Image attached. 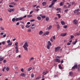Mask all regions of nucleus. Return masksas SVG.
I'll list each match as a JSON object with an SVG mask.
<instances>
[{
  "label": "nucleus",
  "mask_w": 80,
  "mask_h": 80,
  "mask_svg": "<svg viewBox=\"0 0 80 80\" xmlns=\"http://www.w3.org/2000/svg\"><path fill=\"white\" fill-rule=\"evenodd\" d=\"M60 49V47H58L57 48H55V52H58L59 51V50Z\"/></svg>",
  "instance_id": "f03ea898"
},
{
  "label": "nucleus",
  "mask_w": 80,
  "mask_h": 80,
  "mask_svg": "<svg viewBox=\"0 0 80 80\" xmlns=\"http://www.w3.org/2000/svg\"><path fill=\"white\" fill-rule=\"evenodd\" d=\"M50 40L52 42H53V38H51L50 39Z\"/></svg>",
  "instance_id": "c756f323"
},
{
  "label": "nucleus",
  "mask_w": 80,
  "mask_h": 80,
  "mask_svg": "<svg viewBox=\"0 0 80 80\" xmlns=\"http://www.w3.org/2000/svg\"><path fill=\"white\" fill-rule=\"evenodd\" d=\"M34 21H35V19H31V22H34Z\"/></svg>",
  "instance_id": "6e6d98bb"
},
{
  "label": "nucleus",
  "mask_w": 80,
  "mask_h": 80,
  "mask_svg": "<svg viewBox=\"0 0 80 80\" xmlns=\"http://www.w3.org/2000/svg\"><path fill=\"white\" fill-rule=\"evenodd\" d=\"M27 25H30V22H28L27 23Z\"/></svg>",
  "instance_id": "69168bd1"
},
{
  "label": "nucleus",
  "mask_w": 80,
  "mask_h": 80,
  "mask_svg": "<svg viewBox=\"0 0 80 80\" xmlns=\"http://www.w3.org/2000/svg\"><path fill=\"white\" fill-rule=\"evenodd\" d=\"M14 10H15V9L14 8L11 9V11H12V12H14Z\"/></svg>",
  "instance_id": "bf43d9fd"
},
{
  "label": "nucleus",
  "mask_w": 80,
  "mask_h": 80,
  "mask_svg": "<svg viewBox=\"0 0 80 80\" xmlns=\"http://www.w3.org/2000/svg\"><path fill=\"white\" fill-rule=\"evenodd\" d=\"M63 7L64 8H67V6L66 5H64L63 6Z\"/></svg>",
  "instance_id": "5fc2aeb1"
},
{
  "label": "nucleus",
  "mask_w": 80,
  "mask_h": 80,
  "mask_svg": "<svg viewBox=\"0 0 80 80\" xmlns=\"http://www.w3.org/2000/svg\"><path fill=\"white\" fill-rule=\"evenodd\" d=\"M10 4L11 5H17V3L14 2H11Z\"/></svg>",
  "instance_id": "f8f14e48"
},
{
  "label": "nucleus",
  "mask_w": 80,
  "mask_h": 80,
  "mask_svg": "<svg viewBox=\"0 0 80 80\" xmlns=\"http://www.w3.org/2000/svg\"><path fill=\"white\" fill-rule=\"evenodd\" d=\"M26 75V74L23 73L21 74V76H22V77H25Z\"/></svg>",
  "instance_id": "dca6fc26"
},
{
  "label": "nucleus",
  "mask_w": 80,
  "mask_h": 80,
  "mask_svg": "<svg viewBox=\"0 0 80 80\" xmlns=\"http://www.w3.org/2000/svg\"><path fill=\"white\" fill-rule=\"evenodd\" d=\"M63 28H64L66 29L67 28V26L64 25L63 26Z\"/></svg>",
  "instance_id": "473e14b6"
},
{
  "label": "nucleus",
  "mask_w": 80,
  "mask_h": 80,
  "mask_svg": "<svg viewBox=\"0 0 80 80\" xmlns=\"http://www.w3.org/2000/svg\"><path fill=\"white\" fill-rule=\"evenodd\" d=\"M52 26H50L48 28V30H50V29L52 28Z\"/></svg>",
  "instance_id": "ea45409f"
},
{
  "label": "nucleus",
  "mask_w": 80,
  "mask_h": 80,
  "mask_svg": "<svg viewBox=\"0 0 80 80\" xmlns=\"http://www.w3.org/2000/svg\"><path fill=\"white\" fill-rule=\"evenodd\" d=\"M57 0H53L52 1V3H55V2H57Z\"/></svg>",
  "instance_id": "f704fd0d"
},
{
  "label": "nucleus",
  "mask_w": 80,
  "mask_h": 80,
  "mask_svg": "<svg viewBox=\"0 0 80 80\" xmlns=\"http://www.w3.org/2000/svg\"><path fill=\"white\" fill-rule=\"evenodd\" d=\"M77 63H76L75 65L72 68V69H75V68L77 69Z\"/></svg>",
  "instance_id": "6e6552de"
},
{
  "label": "nucleus",
  "mask_w": 80,
  "mask_h": 80,
  "mask_svg": "<svg viewBox=\"0 0 80 80\" xmlns=\"http://www.w3.org/2000/svg\"><path fill=\"white\" fill-rule=\"evenodd\" d=\"M9 7L10 8H12V7H13L14 6L12 5H9Z\"/></svg>",
  "instance_id": "4c0bfd02"
},
{
  "label": "nucleus",
  "mask_w": 80,
  "mask_h": 80,
  "mask_svg": "<svg viewBox=\"0 0 80 80\" xmlns=\"http://www.w3.org/2000/svg\"><path fill=\"white\" fill-rule=\"evenodd\" d=\"M46 2H43L42 3V5H43V6H45V5H46Z\"/></svg>",
  "instance_id": "b1692460"
},
{
  "label": "nucleus",
  "mask_w": 80,
  "mask_h": 80,
  "mask_svg": "<svg viewBox=\"0 0 80 80\" xmlns=\"http://www.w3.org/2000/svg\"><path fill=\"white\" fill-rule=\"evenodd\" d=\"M32 31V30L31 29H28L27 30V32H30Z\"/></svg>",
  "instance_id": "c85d7f7f"
},
{
  "label": "nucleus",
  "mask_w": 80,
  "mask_h": 80,
  "mask_svg": "<svg viewBox=\"0 0 80 80\" xmlns=\"http://www.w3.org/2000/svg\"><path fill=\"white\" fill-rule=\"evenodd\" d=\"M46 21L48 22V20H49V18H48V17H46Z\"/></svg>",
  "instance_id": "bb28decb"
},
{
  "label": "nucleus",
  "mask_w": 80,
  "mask_h": 80,
  "mask_svg": "<svg viewBox=\"0 0 80 80\" xmlns=\"http://www.w3.org/2000/svg\"><path fill=\"white\" fill-rule=\"evenodd\" d=\"M28 47V42L27 41H26L24 42V45L23 46V48L25 50H27L28 48H27Z\"/></svg>",
  "instance_id": "f257e3e1"
},
{
  "label": "nucleus",
  "mask_w": 80,
  "mask_h": 80,
  "mask_svg": "<svg viewBox=\"0 0 80 80\" xmlns=\"http://www.w3.org/2000/svg\"><path fill=\"white\" fill-rule=\"evenodd\" d=\"M45 16H42V18H45Z\"/></svg>",
  "instance_id": "13d9d810"
},
{
  "label": "nucleus",
  "mask_w": 80,
  "mask_h": 80,
  "mask_svg": "<svg viewBox=\"0 0 80 80\" xmlns=\"http://www.w3.org/2000/svg\"><path fill=\"white\" fill-rule=\"evenodd\" d=\"M80 10V9H77L76 10H75L74 11V13H77L78 12H79V11Z\"/></svg>",
  "instance_id": "2eb2a0df"
},
{
  "label": "nucleus",
  "mask_w": 80,
  "mask_h": 80,
  "mask_svg": "<svg viewBox=\"0 0 80 80\" xmlns=\"http://www.w3.org/2000/svg\"><path fill=\"white\" fill-rule=\"evenodd\" d=\"M32 69V68L30 67L28 69V71H30Z\"/></svg>",
  "instance_id": "393cba45"
},
{
  "label": "nucleus",
  "mask_w": 80,
  "mask_h": 80,
  "mask_svg": "<svg viewBox=\"0 0 80 80\" xmlns=\"http://www.w3.org/2000/svg\"><path fill=\"white\" fill-rule=\"evenodd\" d=\"M21 27L22 29H24V26H23V25H22Z\"/></svg>",
  "instance_id": "09e8293b"
},
{
  "label": "nucleus",
  "mask_w": 80,
  "mask_h": 80,
  "mask_svg": "<svg viewBox=\"0 0 80 80\" xmlns=\"http://www.w3.org/2000/svg\"><path fill=\"white\" fill-rule=\"evenodd\" d=\"M26 17H27V15H25L22 18H19V21L22 20L23 18H26Z\"/></svg>",
  "instance_id": "7ed1b4c3"
},
{
  "label": "nucleus",
  "mask_w": 80,
  "mask_h": 80,
  "mask_svg": "<svg viewBox=\"0 0 80 80\" xmlns=\"http://www.w3.org/2000/svg\"><path fill=\"white\" fill-rule=\"evenodd\" d=\"M5 69H6V67H4L3 68H2V72H4V70Z\"/></svg>",
  "instance_id": "c9c22d12"
},
{
  "label": "nucleus",
  "mask_w": 80,
  "mask_h": 80,
  "mask_svg": "<svg viewBox=\"0 0 80 80\" xmlns=\"http://www.w3.org/2000/svg\"><path fill=\"white\" fill-rule=\"evenodd\" d=\"M46 35H48V34H49V32L48 31L46 33L43 35V36L46 35Z\"/></svg>",
  "instance_id": "412c9836"
},
{
  "label": "nucleus",
  "mask_w": 80,
  "mask_h": 80,
  "mask_svg": "<svg viewBox=\"0 0 80 80\" xmlns=\"http://www.w3.org/2000/svg\"><path fill=\"white\" fill-rule=\"evenodd\" d=\"M20 25V23L19 22H18L17 23L16 25H17V26L18 25Z\"/></svg>",
  "instance_id": "8fccbe9b"
},
{
  "label": "nucleus",
  "mask_w": 80,
  "mask_h": 80,
  "mask_svg": "<svg viewBox=\"0 0 80 80\" xmlns=\"http://www.w3.org/2000/svg\"><path fill=\"white\" fill-rule=\"evenodd\" d=\"M57 26H58V29H60V25H59L58 24V25H57Z\"/></svg>",
  "instance_id": "58836bf2"
},
{
  "label": "nucleus",
  "mask_w": 80,
  "mask_h": 80,
  "mask_svg": "<svg viewBox=\"0 0 80 80\" xmlns=\"http://www.w3.org/2000/svg\"><path fill=\"white\" fill-rule=\"evenodd\" d=\"M58 67H59L60 69H61V70H62V69H63V68H62V67L61 66V65H58Z\"/></svg>",
  "instance_id": "6ab92c4d"
},
{
  "label": "nucleus",
  "mask_w": 80,
  "mask_h": 80,
  "mask_svg": "<svg viewBox=\"0 0 80 80\" xmlns=\"http://www.w3.org/2000/svg\"><path fill=\"white\" fill-rule=\"evenodd\" d=\"M2 44H3V45H5V42L3 41L2 42Z\"/></svg>",
  "instance_id": "680f3d73"
},
{
  "label": "nucleus",
  "mask_w": 80,
  "mask_h": 80,
  "mask_svg": "<svg viewBox=\"0 0 80 80\" xmlns=\"http://www.w3.org/2000/svg\"><path fill=\"white\" fill-rule=\"evenodd\" d=\"M25 27L26 28H28L30 27V25H26Z\"/></svg>",
  "instance_id": "a878e982"
},
{
  "label": "nucleus",
  "mask_w": 80,
  "mask_h": 80,
  "mask_svg": "<svg viewBox=\"0 0 80 80\" xmlns=\"http://www.w3.org/2000/svg\"><path fill=\"white\" fill-rule=\"evenodd\" d=\"M69 73L70 75H72V74L73 73V72H69Z\"/></svg>",
  "instance_id": "e433bc0d"
},
{
  "label": "nucleus",
  "mask_w": 80,
  "mask_h": 80,
  "mask_svg": "<svg viewBox=\"0 0 80 80\" xmlns=\"http://www.w3.org/2000/svg\"><path fill=\"white\" fill-rule=\"evenodd\" d=\"M37 18L39 20H41V18L40 17H37Z\"/></svg>",
  "instance_id": "7c9ffc66"
},
{
  "label": "nucleus",
  "mask_w": 80,
  "mask_h": 80,
  "mask_svg": "<svg viewBox=\"0 0 80 80\" xmlns=\"http://www.w3.org/2000/svg\"><path fill=\"white\" fill-rule=\"evenodd\" d=\"M16 21H18L19 20V18H16Z\"/></svg>",
  "instance_id": "864d4df0"
},
{
  "label": "nucleus",
  "mask_w": 80,
  "mask_h": 80,
  "mask_svg": "<svg viewBox=\"0 0 80 80\" xmlns=\"http://www.w3.org/2000/svg\"><path fill=\"white\" fill-rule=\"evenodd\" d=\"M21 72H23V69L22 68V69H21Z\"/></svg>",
  "instance_id": "338daca9"
},
{
  "label": "nucleus",
  "mask_w": 80,
  "mask_h": 80,
  "mask_svg": "<svg viewBox=\"0 0 80 80\" xmlns=\"http://www.w3.org/2000/svg\"><path fill=\"white\" fill-rule=\"evenodd\" d=\"M54 3L55 2H52V4L48 6L49 8H50V7H52L53 6V5L54 4Z\"/></svg>",
  "instance_id": "ddd939ff"
},
{
  "label": "nucleus",
  "mask_w": 80,
  "mask_h": 80,
  "mask_svg": "<svg viewBox=\"0 0 80 80\" xmlns=\"http://www.w3.org/2000/svg\"><path fill=\"white\" fill-rule=\"evenodd\" d=\"M66 35H67V33H62L61 34V36H62V37H65Z\"/></svg>",
  "instance_id": "1a4fd4ad"
},
{
  "label": "nucleus",
  "mask_w": 80,
  "mask_h": 80,
  "mask_svg": "<svg viewBox=\"0 0 80 80\" xmlns=\"http://www.w3.org/2000/svg\"><path fill=\"white\" fill-rule=\"evenodd\" d=\"M76 69H77L78 72L80 71V65H79L77 66Z\"/></svg>",
  "instance_id": "20e7f679"
},
{
  "label": "nucleus",
  "mask_w": 80,
  "mask_h": 80,
  "mask_svg": "<svg viewBox=\"0 0 80 80\" xmlns=\"http://www.w3.org/2000/svg\"><path fill=\"white\" fill-rule=\"evenodd\" d=\"M48 73V71H44L43 72V75H46V73Z\"/></svg>",
  "instance_id": "f3484780"
},
{
  "label": "nucleus",
  "mask_w": 80,
  "mask_h": 80,
  "mask_svg": "<svg viewBox=\"0 0 80 80\" xmlns=\"http://www.w3.org/2000/svg\"><path fill=\"white\" fill-rule=\"evenodd\" d=\"M56 10L57 11H60V10H61V9H60V8H57V9H56Z\"/></svg>",
  "instance_id": "a19ab883"
},
{
  "label": "nucleus",
  "mask_w": 80,
  "mask_h": 80,
  "mask_svg": "<svg viewBox=\"0 0 80 80\" xmlns=\"http://www.w3.org/2000/svg\"><path fill=\"white\" fill-rule=\"evenodd\" d=\"M12 45V42H10L8 44V45L11 46Z\"/></svg>",
  "instance_id": "a18cd8bd"
},
{
  "label": "nucleus",
  "mask_w": 80,
  "mask_h": 80,
  "mask_svg": "<svg viewBox=\"0 0 80 80\" xmlns=\"http://www.w3.org/2000/svg\"><path fill=\"white\" fill-rule=\"evenodd\" d=\"M70 44H71L70 43V42H68V43H67V45H70Z\"/></svg>",
  "instance_id": "052dcab7"
},
{
  "label": "nucleus",
  "mask_w": 80,
  "mask_h": 80,
  "mask_svg": "<svg viewBox=\"0 0 80 80\" xmlns=\"http://www.w3.org/2000/svg\"><path fill=\"white\" fill-rule=\"evenodd\" d=\"M15 18H13L12 19V21L13 22H14L15 21Z\"/></svg>",
  "instance_id": "cd10ccee"
},
{
  "label": "nucleus",
  "mask_w": 80,
  "mask_h": 80,
  "mask_svg": "<svg viewBox=\"0 0 80 80\" xmlns=\"http://www.w3.org/2000/svg\"><path fill=\"white\" fill-rule=\"evenodd\" d=\"M9 68L8 67H7L6 68L7 71H8L9 70Z\"/></svg>",
  "instance_id": "49530a36"
},
{
  "label": "nucleus",
  "mask_w": 80,
  "mask_h": 80,
  "mask_svg": "<svg viewBox=\"0 0 80 80\" xmlns=\"http://www.w3.org/2000/svg\"><path fill=\"white\" fill-rule=\"evenodd\" d=\"M48 45H49L50 46H51L52 45V43L50 41H48Z\"/></svg>",
  "instance_id": "a211bd4d"
},
{
  "label": "nucleus",
  "mask_w": 80,
  "mask_h": 80,
  "mask_svg": "<svg viewBox=\"0 0 80 80\" xmlns=\"http://www.w3.org/2000/svg\"><path fill=\"white\" fill-rule=\"evenodd\" d=\"M8 12H12V9L10 8L8 9Z\"/></svg>",
  "instance_id": "2f4dec72"
},
{
  "label": "nucleus",
  "mask_w": 80,
  "mask_h": 80,
  "mask_svg": "<svg viewBox=\"0 0 80 80\" xmlns=\"http://www.w3.org/2000/svg\"><path fill=\"white\" fill-rule=\"evenodd\" d=\"M31 76L32 77H34V75L33 74V73H32L31 74Z\"/></svg>",
  "instance_id": "79ce46f5"
},
{
  "label": "nucleus",
  "mask_w": 80,
  "mask_h": 80,
  "mask_svg": "<svg viewBox=\"0 0 80 80\" xmlns=\"http://www.w3.org/2000/svg\"><path fill=\"white\" fill-rule=\"evenodd\" d=\"M15 48L16 49V53H18L19 51H18V47L16 46V47Z\"/></svg>",
  "instance_id": "9b49d317"
},
{
  "label": "nucleus",
  "mask_w": 80,
  "mask_h": 80,
  "mask_svg": "<svg viewBox=\"0 0 80 80\" xmlns=\"http://www.w3.org/2000/svg\"><path fill=\"white\" fill-rule=\"evenodd\" d=\"M61 23L62 25H65V22H64V21H61Z\"/></svg>",
  "instance_id": "4468645a"
},
{
  "label": "nucleus",
  "mask_w": 80,
  "mask_h": 80,
  "mask_svg": "<svg viewBox=\"0 0 80 80\" xmlns=\"http://www.w3.org/2000/svg\"><path fill=\"white\" fill-rule=\"evenodd\" d=\"M74 37V36L73 35H71V39H72V38H73Z\"/></svg>",
  "instance_id": "c03bdc74"
},
{
  "label": "nucleus",
  "mask_w": 80,
  "mask_h": 80,
  "mask_svg": "<svg viewBox=\"0 0 80 80\" xmlns=\"http://www.w3.org/2000/svg\"><path fill=\"white\" fill-rule=\"evenodd\" d=\"M27 17L28 18H30V17H32L33 16L32 15H28Z\"/></svg>",
  "instance_id": "5701e85b"
},
{
  "label": "nucleus",
  "mask_w": 80,
  "mask_h": 80,
  "mask_svg": "<svg viewBox=\"0 0 80 80\" xmlns=\"http://www.w3.org/2000/svg\"><path fill=\"white\" fill-rule=\"evenodd\" d=\"M34 59V58H31L29 60V62H31L32 60H33Z\"/></svg>",
  "instance_id": "4be33fe9"
},
{
  "label": "nucleus",
  "mask_w": 80,
  "mask_h": 80,
  "mask_svg": "<svg viewBox=\"0 0 80 80\" xmlns=\"http://www.w3.org/2000/svg\"><path fill=\"white\" fill-rule=\"evenodd\" d=\"M50 46L49 45H47V48H48V49H50Z\"/></svg>",
  "instance_id": "72a5a7b5"
},
{
  "label": "nucleus",
  "mask_w": 80,
  "mask_h": 80,
  "mask_svg": "<svg viewBox=\"0 0 80 80\" xmlns=\"http://www.w3.org/2000/svg\"><path fill=\"white\" fill-rule=\"evenodd\" d=\"M55 61V62H58V63H60V60L57 59V58H56L54 60Z\"/></svg>",
  "instance_id": "0eeeda50"
},
{
  "label": "nucleus",
  "mask_w": 80,
  "mask_h": 80,
  "mask_svg": "<svg viewBox=\"0 0 80 80\" xmlns=\"http://www.w3.org/2000/svg\"><path fill=\"white\" fill-rule=\"evenodd\" d=\"M3 60H4V57L0 56V62H2Z\"/></svg>",
  "instance_id": "9d476101"
},
{
  "label": "nucleus",
  "mask_w": 80,
  "mask_h": 80,
  "mask_svg": "<svg viewBox=\"0 0 80 80\" xmlns=\"http://www.w3.org/2000/svg\"><path fill=\"white\" fill-rule=\"evenodd\" d=\"M37 4L34 5L33 6V8H35V7H37Z\"/></svg>",
  "instance_id": "3c124183"
},
{
  "label": "nucleus",
  "mask_w": 80,
  "mask_h": 80,
  "mask_svg": "<svg viewBox=\"0 0 80 80\" xmlns=\"http://www.w3.org/2000/svg\"><path fill=\"white\" fill-rule=\"evenodd\" d=\"M63 3H62V2H60L59 4V5L60 6H62V5H63Z\"/></svg>",
  "instance_id": "37998d69"
},
{
  "label": "nucleus",
  "mask_w": 80,
  "mask_h": 80,
  "mask_svg": "<svg viewBox=\"0 0 80 80\" xmlns=\"http://www.w3.org/2000/svg\"><path fill=\"white\" fill-rule=\"evenodd\" d=\"M3 62L4 63H5L7 62V60H4L3 61Z\"/></svg>",
  "instance_id": "603ef678"
},
{
  "label": "nucleus",
  "mask_w": 80,
  "mask_h": 80,
  "mask_svg": "<svg viewBox=\"0 0 80 80\" xmlns=\"http://www.w3.org/2000/svg\"><path fill=\"white\" fill-rule=\"evenodd\" d=\"M0 28L2 30H4V28H3L2 27H1Z\"/></svg>",
  "instance_id": "de8ad7c7"
},
{
  "label": "nucleus",
  "mask_w": 80,
  "mask_h": 80,
  "mask_svg": "<svg viewBox=\"0 0 80 80\" xmlns=\"http://www.w3.org/2000/svg\"><path fill=\"white\" fill-rule=\"evenodd\" d=\"M78 39H76L75 40V42L76 43H77V42H78Z\"/></svg>",
  "instance_id": "0e129e2a"
},
{
  "label": "nucleus",
  "mask_w": 80,
  "mask_h": 80,
  "mask_svg": "<svg viewBox=\"0 0 80 80\" xmlns=\"http://www.w3.org/2000/svg\"><path fill=\"white\" fill-rule=\"evenodd\" d=\"M10 40H9L7 41L8 43H10Z\"/></svg>",
  "instance_id": "e2e57ef3"
},
{
  "label": "nucleus",
  "mask_w": 80,
  "mask_h": 80,
  "mask_svg": "<svg viewBox=\"0 0 80 80\" xmlns=\"http://www.w3.org/2000/svg\"><path fill=\"white\" fill-rule=\"evenodd\" d=\"M80 35V33L78 32H76L74 34V35L75 37H76V36H79Z\"/></svg>",
  "instance_id": "39448f33"
},
{
  "label": "nucleus",
  "mask_w": 80,
  "mask_h": 80,
  "mask_svg": "<svg viewBox=\"0 0 80 80\" xmlns=\"http://www.w3.org/2000/svg\"><path fill=\"white\" fill-rule=\"evenodd\" d=\"M42 33H43V31H41L39 32V34L40 35H41L42 34Z\"/></svg>",
  "instance_id": "aec40b11"
},
{
  "label": "nucleus",
  "mask_w": 80,
  "mask_h": 80,
  "mask_svg": "<svg viewBox=\"0 0 80 80\" xmlns=\"http://www.w3.org/2000/svg\"><path fill=\"white\" fill-rule=\"evenodd\" d=\"M73 23L74 24L77 25L78 23V21L76 19H75L73 21Z\"/></svg>",
  "instance_id": "423d86ee"
},
{
  "label": "nucleus",
  "mask_w": 80,
  "mask_h": 80,
  "mask_svg": "<svg viewBox=\"0 0 80 80\" xmlns=\"http://www.w3.org/2000/svg\"><path fill=\"white\" fill-rule=\"evenodd\" d=\"M18 42H16V43H15V45H16V46H17V45L18 44Z\"/></svg>",
  "instance_id": "774afa93"
},
{
  "label": "nucleus",
  "mask_w": 80,
  "mask_h": 80,
  "mask_svg": "<svg viewBox=\"0 0 80 80\" xmlns=\"http://www.w3.org/2000/svg\"><path fill=\"white\" fill-rule=\"evenodd\" d=\"M68 11V9H66L64 11V12H66V13H67V11Z\"/></svg>",
  "instance_id": "4d7b16f0"
}]
</instances>
